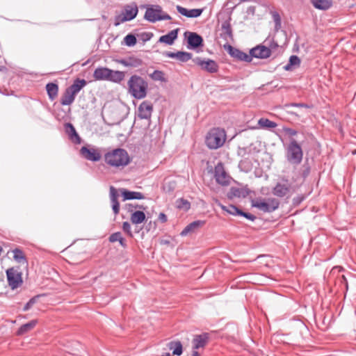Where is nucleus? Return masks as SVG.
Masks as SVG:
<instances>
[{"mask_svg": "<svg viewBox=\"0 0 356 356\" xmlns=\"http://www.w3.org/2000/svg\"><path fill=\"white\" fill-rule=\"evenodd\" d=\"M106 165L115 169H122L131 162L128 152L122 148H117L107 152L104 156Z\"/></svg>", "mask_w": 356, "mask_h": 356, "instance_id": "f257e3e1", "label": "nucleus"}, {"mask_svg": "<svg viewBox=\"0 0 356 356\" xmlns=\"http://www.w3.org/2000/svg\"><path fill=\"white\" fill-rule=\"evenodd\" d=\"M127 86L129 94L134 98L141 99L147 96L148 83L141 76H131L127 82Z\"/></svg>", "mask_w": 356, "mask_h": 356, "instance_id": "f03ea898", "label": "nucleus"}, {"mask_svg": "<svg viewBox=\"0 0 356 356\" xmlns=\"http://www.w3.org/2000/svg\"><path fill=\"white\" fill-rule=\"evenodd\" d=\"M227 139V134L224 129L213 128L206 136L205 143L208 148L216 149L222 147Z\"/></svg>", "mask_w": 356, "mask_h": 356, "instance_id": "7ed1b4c3", "label": "nucleus"}, {"mask_svg": "<svg viewBox=\"0 0 356 356\" xmlns=\"http://www.w3.org/2000/svg\"><path fill=\"white\" fill-rule=\"evenodd\" d=\"M144 18L150 22L171 19V17L163 12L162 8L159 5L147 8L145 11Z\"/></svg>", "mask_w": 356, "mask_h": 356, "instance_id": "20e7f679", "label": "nucleus"}, {"mask_svg": "<svg viewBox=\"0 0 356 356\" xmlns=\"http://www.w3.org/2000/svg\"><path fill=\"white\" fill-rule=\"evenodd\" d=\"M251 205L264 213H270L279 207L280 202L275 198L256 199L251 201Z\"/></svg>", "mask_w": 356, "mask_h": 356, "instance_id": "39448f33", "label": "nucleus"}, {"mask_svg": "<svg viewBox=\"0 0 356 356\" xmlns=\"http://www.w3.org/2000/svg\"><path fill=\"white\" fill-rule=\"evenodd\" d=\"M302 155L300 146L292 139L286 149L287 160L292 164H299L302 161Z\"/></svg>", "mask_w": 356, "mask_h": 356, "instance_id": "423d86ee", "label": "nucleus"}, {"mask_svg": "<svg viewBox=\"0 0 356 356\" xmlns=\"http://www.w3.org/2000/svg\"><path fill=\"white\" fill-rule=\"evenodd\" d=\"M138 13V9L136 3L126 5L122 13L115 17V26H118L121 23L134 19Z\"/></svg>", "mask_w": 356, "mask_h": 356, "instance_id": "0eeeda50", "label": "nucleus"}, {"mask_svg": "<svg viewBox=\"0 0 356 356\" xmlns=\"http://www.w3.org/2000/svg\"><path fill=\"white\" fill-rule=\"evenodd\" d=\"M8 285L12 289L20 286L23 282L22 272L17 268H10L6 270Z\"/></svg>", "mask_w": 356, "mask_h": 356, "instance_id": "6e6552de", "label": "nucleus"}, {"mask_svg": "<svg viewBox=\"0 0 356 356\" xmlns=\"http://www.w3.org/2000/svg\"><path fill=\"white\" fill-rule=\"evenodd\" d=\"M214 177L218 184L222 186H227L230 183L231 177L225 172L223 164L218 163L214 169Z\"/></svg>", "mask_w": 356, "mask_h": 356, "instance_id": "1a4fd4ad", "label": "nucleus"}, {"mask_svg": "<svg viewBox=\"0 0 356 356\" xmlns=\"http://www.w3.org/2000/svg\"><path fill=\"white\" fill-rule=\"evenodd\" d=\"M193 61L197 65L200 67L202 70L207 71V72L216 73L218 70V64L213 60H203L200 58H196Z\"/></svg>", "mask_w": 356, "mask_h": 356, "instance_id": "9d476101", "label": "nucleus"}, {"mask_svg": "<svg viewBox=\"0 0 356 356\" xmlns=\"http://www.w3.org/2000/svg\"><path fill=\"white\" fill-rule=\"evenodd\" d=\"M153 111V104L149 101H143L138 108V117L140 119L149 120Z\"/></svg>", "mask_w": 356, "mask_h": 356, "instance_id": "9b49d317", "label": "nucleus"}, {"mask_svg": "<svg viewBox=\"0 0 356 356\" xmlns=\"http://www.w3.org/2000/svg\"><path fill=\"white\" fill-rule=\"evenodd\" d=\"M224 48L232 57L238 60L251 62V56L233 47L230 44L225 45Z\"/></svg>", "mask_w": 356, "mask_h": 356, "instance_id": "f8f14e48", "label": "nucleus"}, {"mask_svg": "<svg viewBox=\"0 0 356 356\" xmlns=\"http://www.w3.org/2000/svg\"><path fill=\"white\" fill-rule=\"evenodd\" d=\"M81 156L89 161H98L101 159V154L97 149L82 147L80 149Z\"/></svg>", "mask_w": 356, "mask_h": 356, "instance_id": "ddd939ff", "label": "nucleus"}, {"mask_svg": "<svg viewBox=\"0 0 356 356\" xmlns=\"http://www.w3.org/2000/svg\"><path fill=\"white\" fill-rule=\"evenodd\" d=\"M249 55L251 56V58H267L271 55V50L265 46L258 45L250 50Z\"/></svg>", "mask_w": 356, "mask_h": 356, "instance_id": "4468645a", "label": "nucleus"}, {"mask_svg": "<svg viewBox=\"0 0 356 356\" xmlns=\"http://www.w3.org/2000/svg\"><path fill=\"white\" fill-rule=\"evenodd\" d=\"M204 220H196L188 225L181 232V236H185L188 234L194 233L205 225Z\"/></svg>", "mask_w": 356, "mask_h": 356, "instance_id": "2eb2a0df", "label": "nucleus"}, {"mask_svg": "<svg viewBox=\"0 0 356 356\" xmlns=\"http://www.w3.org/2000/svg\"><path fill=\"white\" fill-rule=\"evenodd\" d=\"M112 75V70L106 67H98L93 74L95 80H109Z\"/></svg>", "mask_w": 356, "mask_h": 356, "instance_id": "dca6fc26", "label": "nucleus"}, {"mask_svg": "<svg viewBox=\"0 0 356 356\" xmlns=\"http://www.w3.org/2000/svg\"><path fill=\"white\" fill-rule=\"evenodd\" d=\"M177 10L181 15L187 17H197L202 13V9L188 10L181 6H177Z\"/></svg>", "mask_w": 356, "mask_h": 356, "instance_id": "f3484780", "label": "nucleus"}, {"mask_svg": "<svg viewBox=\"0 0 356 356\" xmlns=\"http://www.w3.org/2000/svg\"><path fill=\"white\" fill-rule=\"evenodd\" d=\"M248 194V191L245 188L232 187L227 193V197L229 199L234 197H245Z\"/></svg>", "mask_w": 356, "mask_h": 356, "instance_id": "a211bd4d", "label": "nucleus"}, {"mask_svg": "<svg viewBox=\"0 0 356 356\" xmlns=\"http://www.w3.org/2000/svg\"><path fill=\"white\" fill-rule=\"evenodd\" d=\"M167 56L170 58H176L181 62H186L192 58L191 54L184 51L168 52Z\"/></svg>", "mask_w": 356, "mask_h": 356, "instance_id": "6ab92c4d", "label": "nucleus"}, {"mask_svg": "<svg viewBox=\"0 0 356 356\" xmlns=\"http://www.w3.org/2000/svg\"><path fill=\"white\" fill-rule=\"evenodd\" d=\"M178 29H175L170 31L168 34L160 37L159 41L167 44H173L175 40L177 38Z\"/></svg>", "mask_w": 356, "mask_h": 356, "instance_id": "aec40b11", "label": "nucleus"}, {"mask_svg": "<svg viewBox=\"0 0 356 356\" xmlns=\"http://www.w3.org/2000/svg\"><path fill=\"white\" fill-rule=\"evenodd\" d=\"M11 253L13 254V259L16 262L23 265L27 264V261L25 254L22 250L19 248H15L11 250Z\"/></svg>", "mask_w": 356, "mask_h": 356, "instance_id": "412c9836", "label": "nucleus"}, {"mask_svg": "<svg viewBox=\"0 0 356 356\" xmlns=\"http://www.w3.org/2000/svg\"><path fill=\"white\" fill-rule=\"evenodd\" d=\"M289 192V186L284 184H277L273 188V193L278 197H284Z\"/></svg>", "mask_w": 356, "mask_h": 356, "instance_id": "4be33fe9", "label": "nucleus"}, {"mask_svg": "<svg viewBox=\"0 0 356 356\" xmlns=\"http://www.w3.org/2000/svg\"><path fill=\"white\" fill-rule=\"evenodd\" d=\"M66 132L70 136V139L75 143H80L81 139L76 133L74 126L70 123L65 124Z\"/></svg>", "mask_w": 356, "mask_h": 356, "instance_id": "5701e85b", "label": "nucleus"}, {"mask_svg": "<svg viewBox=\"0 0 356 356\" xmlns=\"http://www.w3.org/2000/svg\"><path fill=\"white\" fill-rule=\"evenodd\" d=\"M202 38L200 35L195 33H189V35L188 37V43L191 47L194 48L198 47L202 44Z\"/></svg>", "mask_w": 356, "mask_h": 356, "instance_id": "b1692460", "label": "nucleus"}, {"mask_svg": "<svg viewBox=\"0 0 356 356\" xmlns=\"http://www.w3.org/2000/svg\"><path fill=\"white\" fill-rule=\"evenodd\" d=\"M86 80L76 79L68 89L76 96V95L86 85Z\"/></svg>", "mask_w": 356, "mask_h": 356, "instance_id": "393cba45", "label": "nucleus"}, {"mask_svg": "<svg viewBox=\"0 0 356 356\" xmlns=\"http://www.w3.org/2000/svg\"><path fill=\"white\" fill-rule=\"evenodd\" d=\"M313 6L319 10H327L332 5V0H311Z\"/></svg>", "mask_w": 356, "mask_h": 356, "instance_id": "a878e982", "label": "nucleus"}, {"mask_svg": "<svg viewBox=\"0 0 356 356\" xmlns=\"http://www.w3.org/2000/svg\"><path fill=\"white\" fill-rule=\"evenodd\" d=\"M75 99V95L67 88L64 94L60 99V103L62 105H70Z\"/></svg>", "mask_w": 356, "mask_h": 356, "instance_id": "bb28decb", "label": "nucleus"}, {"mask_svg": "<svg viewBox=\"0 0 356 356\" xmlns=\"http://www.w3.org/2000/svg\"><path fill=\"white\" fill-rule=\"evenodd\" d=\"M38 321L37 320H32L30 322L22 325L17 331L18 335H22L29 331L33 330L37 325Z\"/></svg>", "mask_w": 356, "mask_h": 356, "instance_id": "cd10ccee", "label": "nucleus"}, {"mask_svg": "<svg viewBox=\"0 0 356 356\" xmlns=\"http://www.w3.org/2000/svg\"><path fill=\"white\" fill-rule=\"evenodd\" d=\"M46 89L49 98L53 100L54 99L58 92V86L56 83H49L47 84Z\"/></svg>", "mask_w": 356, "mask_h": 356, "instance_id": "c85d7f7f", "label": "nucleus"}, {"mask_svg": "<svg viewBox=\"0 0 356 356\" xmlns=\"http://www.w3.org/2000/svg\"><path fill=\"white\" fill-rule=\"evenodd\" d=\"M218 205L223 211H225V212H227V213H229L230 215H233V216L238 215V216H240V213H241V210H240L238 208H237L234 205L229 204L227 206H225V205H223V204H222L220 203H218Z\"/></svg>", "mask_w": 356, "mask_h": 356, "instance_id": "c756f323", "label": "nucleus"}, {"mask_svg": "<svg viewBox=\"0 0 356 356\" xmlns=\"http://www.w3.org/2000/svg\"><path fill=\"white\" fill-rule=\"evenodd\" d=\"M145 219V214L141 211H136L134 212L130 217L131 222L133 224H140Z\"/></svg>", "mask_w": 356, "mask_h": 356, "instance_id": "7c9ffc66", "label": "nucleus"}, {"mask_svg": "<svg viewBox=\"0 0 356 356\" xmlns=\"http://www.w3.org/2000/svg\"><path fill=\"white\" fill-rule=\"evenodd\" d=\"M258 125L259 126V128L263 129H274L277 127V124L273 121H270V120L267 118H260L258 121Z\"/></svg>", "mask_w": 356, "mask_h": 356, "instance_id": "2f4dec72", "label": "nucleus"}, {"mask_svg": "<svg viewBox=\"0 0 356 356\" xmlns=\"http://www.w3.org/2000/svg\"><path fill=\"white\" fill-rule=\"evenodd\" d=\"M122 196L124 200H141L144 198L143 195L140 192H133L129 191H124L122 192Z\"/></svg>", "mask_w": 356, "mask_h": 356, "instance_id": "473e14b6", "label": "nucleus"}, {"mask_svg": "<svg viewBox=\"0 0 356 356\" xmlns=\"http://www.w3.org/2000/svg\"><path fill=\"white\" fill-rule=\"evenodd\" d=\"M300 64V59L297 56H291L289 58V63L284 66L286 70H291L295 67H299Z\"/></svg>", "mask_w": 356, "mask_h": 356, "instance_id": "72a5a7b5", "label": "nucleus"}, {"mask_svg": "<svg viewBox=\"0 0 356 356\" xmlns=\"http://www.w3.org/2000/svg\"><path fill=\"white\" fill-rule=\"evenodd\" d=\"M170 350H172V354L181 355L182 353V344L180 341H172L169 343Z\"/></svg>", "mask_w": 356, "mask_h": 356, "instance_id": "f704fd0d", "label": "nucleus"}, {"mask_svg": "<svg viewBox=\"0 0 356 356\" xmlns=\"http://www.w3.org/2000/svg\"><path fill=\"white\" fill-rule=\"evenodd\" d=\"M207 337L204 335L196 336L193 341V348L197 349L204 347L207 343Z\"/></svg>", "mask_w": 356, "mask_h": 356, "instance_id": "c9c22d12", "label": "nucleus"}, {"mask_svg": "<svg viewBox=\"0 0 356 356\" xmlns=\"http://www.w3.org/2000/svg\"><path fill=\"white\" fill-rule=\"evenodd\" d=\"M109 241L111 243L118 241L120 243V244L124 248L126 247V245H127L125 240L122 237V234L120 232H115V233L112 234L109 236Z\"/></svg>", "mask_w": 356, "mask_h": 356, "instance_id": "e433bc0d", "label": "nucleus"}, {"mask_svg": "<svg viewBox=\"0 0 356 356\" xmlns=\"http://www.w3.org/2000/svg\"><path fill=\"white\" fill-rule=\"evenodd\" d=\"M176 204L178 209H183L184 211H188L191 207L190 202L183 198L177 200Z\"/></svg>", "mask_w": 356, "mask_h": 356, "instance_id": "4c0bfd02", "label": "nucleus"}, {"mask_svg": "<svg viewBox=\"0 0 356 356\" xmlns=\"http://www.w3.org/2000/svg\"><path fill=\"white\" fill-rule=\"evenodd\" d=\"M149 76L154 81H165V74L163 72L155 70L152 74L149 75Z\"/></svg>", "mask_w": 356, "mask_h": 356, "instance_id": "58836bf2", "label": "nucleus"}, {"mask_svg": "<svg viewBox=\"0 0 356 356\" xmlns=\"http://www.w3.org/2000/svg\"><path fill=\"white\" fill-rule=\"evenodd\" d=\"M124 42L127 46L131 47L136 44L137 40L134 35L129 34L124 37Z\"/></svg>", "mask_w": 356, "mask_h": 356, "instance_id": "ea45409f", "label": "nucleus"}, {"mask_svg": "<svg viewBox=\"0 0 356 356\" xmlns=\"http://www.w3.org/2000/svg\"><path fill=\"white\" fill-rule=\"evenodd\" d=\"M124 73L120 71H113L112 70V75L111 76V78H109V81H120L124 78Z\"/></svg>", "mask_w": 356, "mask_h": 356, "instance_id": "a19ab883", "label": "nucleus"}, {"mask_svg": "<svg viewBox=\"0 0 356 356\" xmlns=\"http://www.w3.org/2000/svg\"><path fill=\"white\" fill-rule=\"evenodd\" d=\"M111 202H112V207L113 210L115 213V214H118L120 211V204L118 201L117 196L115 195H112L111 196Z\"/></svg>", "mask_w": 356, "mask_h": 356, "instance_id": "79ce46f5", "label": "nucleus"}, {"mask_svg": "<svg viewBox=\"0 0 356 356\" xmlns=\"http://www.w3.org/2000/svg\"><path fill=\"white\" fill-rule=\"evenodd\" d=\"M122 229L129 236L132 237L133 234L131 230L130 224L128 222H124L122 225Z\"/></svg>", "mask_w": 356, "mask_h": 356, "instance_id": "37998d69", "label": "nucleus"}, {"mask_svg": "<svg viewBox=\"0 0 356 356\" xmlns=\"http://www.w3.org/2000/svg\"><path fill=\"white\" fill-rule=\"evenodd\" d=\"M283 131L289 136H294L297 134V131L296 130L288 127H284Z\"/></svg>", "mask_w": 356, "mask_h": 356, "instance_id": "c03bdc74", "label": "nucleus"}, {"mask_svg": "<svg viewBox=\"0 0 356 356\" xmlns=\"http://www.w3.org/2000/svg\"><path fill=\"white\" fill-rule=\"evenodd\" d=\"M35 302V298H31L26 304V305L24 306V311H27L29 310L33 305V304Z\"/></svg>", "mask_w": 356, "mask_h": 356, "instance_id": "a18cd8bd", "label": "nucleus"}, {"mask_svg": "<svg viewBox=\"0 0 356 356\" xmlns=\"http://www.w3.org/2000/svg\"><path fill=\"white\" fill-rule=\"evenodd\" d=\"M240 216H242L252 221L254 220V219L256 218L255 216H254L253 215L248 213H245L242 211L240 213Z\"/></svg>", "mask_w": 356, "mask_h": 356, "instance_id": "49530a36", "label": "nucleus"}, {"mask_svg": "<svg viewBox=\"0 0 356 356\" xmlns=\"http://www.w3.org/2000/svg\"><path fill=\"white\" fill-rule=\"evenodd\" d=\"M158 218L163 223L167 222V220H168V218H167L166 215L163 213H160Z\"/></svg>", "mask_w": 356, "mask_h": 356, "instance_id": "de8ad7c7", "label": "nucleus"}, {"mask_svg": "<svg viewBox=\"0 0 356 356\" xmlns=\"http://www.w3.org/2000/svg\"><path fill=\"white\" fill-rule=\"evenodd\" d=\"M118 63L124 65V66H131V65L128 63L127 60H118Z\"/></svg>", "mask_w": 356, "mask_h": 356, "instance_id": "09e8293b", "label": "nucleus"}, {"mask_svg": "<svg viewBox=\"0 0 356 356\" xmlns=\"http://www.w3.org/2000/svg\"><path fill=\"white\" fill-rule=\"evenodd\" d=\"M292 106H300V107H308L307 105L303 104H292Z\"/></svg>", "mask_w": 356, "mask_h": 356, "instance_id": "8fccbe9b", "label": "nucleus"}, {"mask_svg": "<svg viewBox=\"0 0 356 356\" xmlns=\"http://www.w3.org/2000/svg\"><path fill=\"white\" fill-rule=\"evenodd\" d=\"M192 356H200V355H199V354H198V353H197V351H194V352L193 353Z\"/></svg>", "mask_w": 356, "mask_h": 356, "instance_id": "3c124183", "label": "nucleus"}, {"mask_svg": "<svg viewBox=\"0 0 356 356\" xmlns=\"http://www.w3.org/2000/svg\"><path fill=\"white\" fill-rule=\"evenodd\" d=\"M166 356H170L169 353H167L166 354Z\"/></svg>", "mask_w": 356, "mask_h": 356, "instance_id": "603ef678", "label": "nucleus"}]
</instances>
